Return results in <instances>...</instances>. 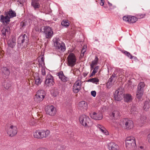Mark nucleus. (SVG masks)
Returning <instances> with one entry per match:
<instances>
[{
  "label": "nucleus",
  "mask_w": 150,
  "mask_h": 150,
  "mask_svg": "<svg viewBox=\"0 0 150 150\" xmlns=\"http://www.w3.org/2000/svg\"><path fill=\"white\" fill-rule=\"evenodd\" d=\"M126 146L129 150L136 149V145L135 138L133 137H127L125 141Z\"/></svg>",
  "instance_id": "1"
},
{
  "label": "nucleus",
  "mask_w": 150,
  "mask_h": 150,
  "mask_svg": "<svg viewBox=\"0 0 150 150\" xmlns=\"http://www.w3.org/2000/svg\"><path fill=\"white\" fill-rule=\"evenodd\" d=\"M117 126L124 127L125 129H129L132 128L134 126L133 121L127 119H124L121 120Z\"/></svg>",
  "instance_id": "2"
},
{
  "label": "nucleus",
  "mask_w": 150,
  "mask_h": 150,
  "mask_svg": "<svg viewBox=\"0 0 150 150\" xmlns=\"http://www.w3.org/2000/svg\"><path fill=\"white\" fill-rule=\"evenodd\" d=\"M54 47L56 49L62 52L65 50V45L64 42L60 40L58 38H54L53 40Z\"/></svg>",
  "instance_id": "3"
},
{
  "label": "nucleus",
  "mask_w": 150,
  "mask_h": 150,
  "mask_svg": "<svg viewBox=\"0 0 150 150\" xmlns=\"http://www.w3.org/2000/svg\"><path fill=\"white\" fill-rule=\"evenodd\" d=\"M29 39L25 34L22 35L19 37L18 39V44L20 45L23 47H26L28 43Z\"/></svg>",
  "instance_id": "4"
},
{
  "label": "nucleus",
  "mask_w": 150,
  "mask_h": 150,
  "mask_svg": "<svg viewBox=\"0 0 150 150\" xmlns=\"http://www.w3.org/2000/svg\"><path fill=\"white\" fill-rule=\"evenodd\" d=\"M79 121L82 125L86 127H90L92 124L89 118L85 115H83L80 117Z\"/></svg>",
  "instance_id": "5"
},
{
  "label": "nucleus",
  "mask_w": 150,
  "mask_h": 150,
  "mask_svg": "<svg viewBox=\"0 0 150 150\" xmlns=\"http://www.w3.org/2000/svg\"><path fill=\"white\" fill-rule=\"evenodd\" d=\"M67 60L68 65L71 67H73L76 64V59L75 55L73 53L69 54Z\"/></svg>",
  "instance_id": "6"
},
{
  "label": "nucleus",
  "mask_w": 150,
  "mask_h": 150,
  "mask_svg": "<svg viewBox=\"0 0 150 150\" xmlns=\"http://www.w3.org/2000/svg\"><path fill=\"white\" fill-rule=\"evenodd\" d=\"M145 84L143 82H141L138 84L137 91L136 96L139 99L143 94Z\"/></svg>",
  "instance_id": "7"
},
{
  "label": "nucleus",
  "mask_w": 150,
  "mask_h": 150,
  "mask_svg": "<svg viewBox=\"0 0 150 150\" xmlns=\"http://www.w3.org/2000/svg\"><path fill=\"white\" fill-rule=\"evenodd\" d=\"M7 132L9 136L13 137L17 133V128L15 126L11 125L10 127H7Z\"/></svg>",
  "instance_id": "8"
},
{
  "label": "nucleus",
  "mask_w": 150,
  "mask_h": 150,
  "mask_svg": "<svg viewBox=\"0 0 150 150\" xmlns=\"http://www.w3.org/2000/svg\"><path fill=\"white\" fill-rule=\"evenodd\" d=\"M44 33L45 35V37L47 38H50L52 36L53 32L52 29L49 26H45L43 29Z\"/></svg>",
  "instance_id": "9"
},
{
  "label": "nucleus",
  "mask_w": 150,
  "mask_h": 150,
  "mask_svg": "<svg viewBox=\"0 0 150 150\" xmlns=\"http://www.w3.org/2000/svg\"><path fill=\"white\" fill-rule=\"evenodd\" d=\"M46 114L51 116H54L55 114L56 110L53 105L47 106L45 107Z\"/></svg>",
  "instance_id": "10"
},
{
  "label": "nucleus",
  "mask_w": 150,
  "mask_h": 150,
  "mask_svg": "<svg viewBox=\"0 0 150 150\" xmlns=\"http://www.w3.org/2000/svg\"><path fill=\"white\" fill-rule=\"evenodd\" d=\"M123 19V21L131 23L135 22L137 21V18L134 16L127 15L124 16Z\"/></svg>",
  "instance_id": "11"
},
{
  "label": "nucleus",
  "mask_w": 150,
  "mask_h": 150,
  "mask_svg": "<svg viewBox=\"0 0 150 150\" xmlns=\"http://www.w3.org/2000/svg\"><path fill=\"white\" fill-rule=\"evenodd\" d=\"M54 83L53 77L50 74H47L45 81V84L48 86H53Z\"/></svg>",
  "instance_id": "12"
},
{
  "label": "nucleus",
  "mask_w": 150,
  "mask_h": 150,
  "mask_svg": "<svg viewBox=\"0 0 150 150\" xmlns=\"http://www.w3.org/2000/svg\"><path fill=\"white\" fill-rule=\"evenodd\" d=\"M81 81L77 80L74 84L73 91L74 93H77L79 92L81 89Z\"/></svg>",
  "instance_id": "13"
},
{
  "label": "nucleus",
  "mask_w": 150,
  "mask_h": 150,
  "mask_svg": "<svg viewBox=\"0 0 150 150\" xmlns=\"http://www.w3.org/2000/svg\"><path fill=\"white\" fill-rule=\"evenodd\" d=\"M120 88L116 90L114 93V97L115 100L119 101L122 100L123 95L121 92H120Z\"/></svg>",
  "instance_id": "14"
},
{
  "label": "nucleus",
  "mask_w": 150,
  "mask_h": 150,
  "mask_svg": "<svg viewBox=\"0 0 150 150\" xmlns=\"http://www.w3.org/2000/svg\"><path fill=\"white\" fill-rule=\"evenodd\" d=\"M78 108L79 110L83 111L87 108V104L84 101H81L78 104Z\"/></svg>",
  "instance_id": "15"
},
{
  "label": "nucleus",
  "mask_w": 150,
  "mask_h": 150,
  "mask_svg": "<svg viewBox=\"0 0 150 150\" xmlns=\"http://www.w3.org/2000/svg\"><path fill=\"white\" fill-rule=\"evenodd\" d=\"M91 117L93 119L95 120H100L103 118L102 115L101 113H97L95 112H93V113L90 114Z\"/></svg>",
  "instance_id": "16"
},
{
  "label": "nucleus",
  "mask_w": 150,
  "mask_h": 150,
  "mask_svg": "<svg viewBox=\"0 0 150 150\" xmlns=\"http://www.w3.org/2000/svg\"><path fill=\"white\" fill-rule=\"evenodd\" d=\"M0 22L3 24L6 23H8L10 20L8 16L6 13V16H4L3 15H1L0 16Z\"/></svg>",
  "instance_id": "17"
},
{
  "label": "nucleus",
  "mask_w": 150,
  "mask_h": 150,
  "mask_svg": "<svg viewBox=\"0 0 150 150\" xmlns=\"http://www.w3.org/2000/svg\"><path fill=\"white\" fill-rule=\"evenodd\" d=\"M1 71L2 72V75L3 76V78L4 79L8 78L10 74L9 69L6 67H5L2 68Z\"/></svg>",
  "instance_id": "18"
},
{
  "label": "nucleus",
  "mask_w": 150,
  "mask_h": 150,
  "mask_svg": "<svg viewBox=\"0 0 150 150\" xmlns=\"http://www.w3.org/2000/svg\"><path fill=\"white\" fill-rule=\"evenodd\" d=\"M108 149L111 150H118L119 149V146L114 142H111L108 144Z\"/></svg>",
  "instance_id": "19"
},
{
  "label": "nucleus",
  "mask_w": 150,
  "mask_h": 150,
  "mask_svg": "<svg viewBox=\"0 0 150 150\" xmlns=\"http://www.w3.org/2000/svg\"><path fill=\"white\" fill-rule=\"evenodd\" d=\"M1 32L3 35H9L10 33V28L8 26H6L3 28Z\"/></svg>",
  "instance_id": "20"
},
{
  "label": "nucleus",
  "mask_w": 150,
  "mask_h": 150,
  "mask_svg": "<svg viewBox=\"0 0 150 150\" xmlns=\"http://www.w3.org/2000/svg\"><path fill=\"white\" fill-rule=\"evenodd\" d=\"M58 76L59 79L63 82H66L69 80V79L64 75L62 71H60L58 73Z\"/></svg>",
  "instance_id": "21"
},
{
  "label": "nucleus",
  "mask_w": 150,
  "mask_h": 150,
  "mask_svg": "<svg viewBox=\"0 0 150 150\" xmlns=\"http://www.w3.org/2000/svg\"><path fill=\"white\" fill-rule=\"evenodd\" d=\"M8 44L9 47L13 48L15 46L16 44V39L13 37L10 38L8 41Z\"/></svg>",
  "instance_id": "22"
},
{
  "label": "nucleus",
  "mask_w": 150,
  "mask_h": 150,
  "mask_svg": "<svg viewBox=\"0 0 150 150\" xmlns=\"http://www.w3.org/2000/svg\"><path fill=\"white\" fill-rule=\"evenodd\" d=\"M146 122V117L144 115H141L140 118L138 120V122L139 125L142 126Z\"/></svg>",
  "instance_id": "23"
},
{
  "label": "nucleus",
  "mask_w": 150,
  "mask_h": 150,
  "mask_svg": "<svg viewBox=\"0 0 150 150\" xmlns=\"http://www.w3.org/2000/svg\"><path fill=\"white\" fill-rule=\"evenodd\" d=\"M39 1V0H31V6L35 10L39 8L40 7Z\"/></svg>",
  "instance_id": "24"
},
{
  "label": "nucleus",
  "mask_w": 150,
  "mask_h": 150,
  "mask_svg": "<svg viewBox=\"0 0 150 150\" xmlns=\"http://www.w3.org/2000/svg\"><path fill=\"white\" fill-rule=\"evenodd\" d=\"M42 130H37L34 132L33 136L35 138L41 139H42Z\"/></svg>",
  "instance_id": "25"
},
{
  "label": "nucleus",
  "mask_w": 150,
  "mask_h": 150,
  "mask_svg": "<svg viewBox=\"0 0 150 150\" xmlns=\"http://www.w3.org/2000/svg\"><path fill=\"white\" fill-rule=\"evenodd\" d=\"M150 100L149 99H147L145 102L143 107L144 110L145 111H147L149 110L150 107L149 104Z\"/></svg>",
  "instance_id": "26"
},
{
  "label": "nucleus",
  "mask_w": 150,
  "mask_h": 150,
  "mask_svg": "<svg viewBox=\"0 0 150 150\" xmlns=\"http://www.w3.org/2000/svg\"><path fill=\"white\" fill-rule=\"evenodd\" d=\"M35 75L34 76L35 84L38 85L40 84L42 81V80L38 74H35Z\"/></svg>",
  "instance_id": "27"
},
{
  "label": "nucleus",
  "mask_w": 150,
  "mask_h": 150,
  "mask_svg": "<svg viewBox=\"0 0 150 150\" xmlns=\"http://www.w3.org/2000/svg\"><path fill=\"white\" fill-rule=\"evenodd\" d=\"M125 101L127 102H131L132 99L131 95L129 94H127L124 96Z\"/></svg>",
  "instance_id": "28"
},
{
  "label": "nucleus",
  "mask_w": 150,
  "mask_h": 150,
  "mask_svg": "<svg viewBox=\"0 0 150 150\" xmlns=\"http://www.w3.org/2000/svg\"><path fill=\"white\" fill-rule=\"evenodd\" d=\"M97 127L99 128V130L103 133H104L106 135L108 134V132H107L105 128L102 125L98 124L97 125Z\"/></svg>",
  "instance_id": "29"
},
{
  "label": "nucleus",
  "mask_w": 150,
  "mask_h": 150,
  "mask_svg": "<svg viewBox=\"0 0 150 150\" xmlns=\"http://www.w3.org/2000/svg\"><path fill=\"white\" fill-rule=\"evenodd\" d=\"M6 14L9 16L10 19L15 17L16 16V13L15 11L12 10H9Z\"/></svg>",
  "instance_id": "30"
},
{
  "label": "nucleus",
  "mask_w": 150,
  "mask_h": 150,
  "mask_svg": "<svg viewBox=\"0 0 150 150\" xmlns=\"http://www.w3.org/2000/svg\"><path fill=\"white\" fill-rule=\"evenodd\" d=\"M43 99V97H41L37 94L35 95L34 97L35 100L37 103H39L42 101Z\"/></svg>",
  "instance_id": "31"
},
{
  "label": "nucleus",
  "mask_w": 150,
  "mask_h": 150,
  "mask_svg": "<svg viewBox=\"0 0 150 150\" xmlns=\"http://www.w3.org/2000/svg\"><path fill=\"white\" fill-rule=\"evenodd\" d=\"M3 85L4 88L6 90L8 89L11 86V84L8 81H5Z\"/></svg>",
  "instance_id": "32"
},
{
  "label": "nucleus",
  "mask_w": 150,
  "mask_h": 150,
  "mask_svg": "<svg viewBox=\"0 0 150 150\" xmlns=\"http://www.w3.org/2000/svg\"><path fill=\"white\" fill-rule=\"evenodd\" d=\"M111 116L115 119H117L120 117L119 112L117 111H114L112 112Z\"/></svg>",
  "instance_id": "33"
},
{
  "label": "nucleus",
  "mask_w": 150,
  "mask_h": 150,
  "mask_svg": "<svg viewBox=\"0 0 150 150\" xmlns=\"http://www.w3.org/2000/svg\"><path fill=\"white\" fill-rule=\"evenodd\" d=\"M42 139L44 138H46L50 134V132L49 130L46 131L42 130Z\"/></svg>",
  "instance_id": "34"
},
{
  "label": "nucleus",
  "mask_w": 150,
  "mask_h": 150,
  "mask_svg": "<svg viewBox=\"0 0 150 150\" xmlns=\"http://www.w3.org/2000/svg\"><path fill=\"white\" fill-rule=\"evenodd\" d=\"M88 82H91L97 84V83L99 81V80L96 78H93L89 79L87 81Z\"/></svg>",
  "instance_id": "35"
},
{
  "label": "nucleus",
  "mask_w": 150,
  "mask_h": 150,
  "mask_svg": "<svg viewBox=\"0 0 150 150\" xmlns=\"http://www.w3.org/2000/svg\"><path fill=\"white\" fill-rule=\"evenodd\" d=\"M37 94L40 95L41 97H43V98H45V93L44 91L43 90H38L37 92Z\"/></svg>",
  "instance_id": "36"
},
{
  "label": "nucleus",
  "mask_w": 150,
  "mask_h": 150,
  "mask_svg": "<svg viewBox=\"0 0 150 150\" xmlns=\"http://www.w3.org/2000/svg\"><path fill=\"white\" fill-rule=\"evenodd\" d=\"M98 66L96 67L93 70L90 75V76L91 77L94 75L98 71Z\"/></svg>",
  "instance_id": "37"
},
{
  "label": "nucleus",
  "mask_w": 150,
  "mask_h": 150,
  "mask_svg": "<svg viewBox=\"0 0 150 150\" xmlns=\"http://www.w3.org/2000/svg\"><path fill=\"white\" fill-rule=\"evenodd\" d=\"M61 24L64 26L67 27L69 25V23L67 21L65 20V21H63L62 22Z\"/></svg>",
  "instance_id": "38"
},
{
  "label": "nucleus",
  "mask_w": 150,
  "mask_h": 150,
  "mask_svg": "<svg viewBox=\"0 0 150 150\" xmlns=\"http://www.w3.org/2000/svg\"><path fill=\"white\" fill-rule=\"evenodd\" d=\"M123 53L128 57L130 59H132L133 57L129 52L126 51H125L123 52Z\"/></svg>",
  "instance_id": "39"
},
{
  "label": "nucleus",
  "mask_w": 150,
  "mask_h": 150,
  "mask_svg": "<svg viewBox=\"0 0 150 150\" xmlns=\"http://www.w3.org/2000/svg\"><path fill=\"white\" fill-rule=\"evenodd\" d=\"M136 110V108L135 106H133L131 108L130 111L132 113L134 114L135 113Z\"/></svg>",
  "instance_id": "40"
},
{
  "label": "nucleus",
  "mask_w": 150,
  "mask_h": 150,
  "mask_svg": "<svg viewBox=\"0 0 150 150\" xmlns=\"http://www.w3.org/2000/svg\"><path fill=\"white\" fill-rule=\"evenodd\" d=\"M145 15V14H138L137 15V17L138 19H141L143 18Z\"/></svg>",
  "instance_id": "41"
},
{
  "label": "nucleus",
  "mask_w": 150,
  "mask_h": 150,
  "mask_svg": "<svg viewBox=\"0 0 150 150\" xmlns=\"http://www.w3.org/2000/svg\"><path fill=\"white\" fill-rule=\"evenodd\" d=\"M98 58L97 57H96L94 60L92 62V63H91L92 66H92L93 65H96L97 64V63L98 62Z\"/></svg>",
  "instance_id": "42"
},
{
  "label": "nucleus",
  "mask_w": 150,
  "mask_h": 150,
  "mask_svg": "<svg viewBox=\"0 0 150 150\" xmlns=\"http://www.w3.org/2000/svg\"><path fill=\"white\" fill-rule=\"evenodd\" d=\"M40 64L41 65H42V64L44 65L45 62H44V58L43 57H42L41 58L40 60Z\"/></svg>",
  "instance_id": "43"
},
{
  "label": "nucleus",
  "mask_w": 150,
  "mask_h": 150,
  "mask_svg": "<svg viewBox=\"0 0 150 150\" xmlns=\"http://www.w3.org/2000/svg\"><path fill=\"white\" fill-rule=\"evenodd\" d=\"M112 85V83L110 82H107L106 84L107 87L108 88H110Z\"/></svg>",
  "instance_id": "44"
},
{
  "label": "nucleus",
  "mask_w": 150,
  "mask_h": 150,
  "mask_svg": "<svg viewBox=\"0 0 150 150\" xmlns=\"http://www.w3.org/2000/svg\"><path fill=\"white\" fill-rule=\"evenodd\" d=\"M25 0H17V2L18 4H23L25 2Z\"/></svg>",
  "instance_id": "45"
},
{
  "label": "nucleus",
  "mask_w": 150,
  "mask_h": 150,
  "mask_svg": "<svg viewBox=\"0 0 150 150\" xmlns=\"http://www.w3.org/2000/svg\"><path fill=\"white\" fill-rule=\"evenodd\" d=\"M86 50L83 49L81 51V57H83L84 56V53L86 52Z\"/></svg>",
  "instance_id": "46"
},
{
  "label": "nucleus",
  "mask_w": 150,
  "mask_h": 150,
  "mask_svg": "<svg viewBox=\"0 0 150 150\" xmlns=\"http://www.w3.org/2000/svg\"><path fill=\"white\" fill-rule=\"evenodd\" d=\"M41 72L42 74L43 75H45V70L43 67L42 68V69L41 70Z\"/></svg>",
  "instance_id": "47"
},
{
  "label": "nucleus",
  "mask_w": 150,
  "mask_h": 150,
  "mask_svg": "<svg viewBox=\"0 0 150 150\" xmlns=\"http://www.w3.org/2000/svg\"><path fill=\"white\" fill-rule=\"evenodd\" d=\"M91 93L92 96L93 97H95L96 95V92L95 91H92L91 92Z\"/></svg>",
  "instance_id": "48"
},
{
  "label": "nucleus",
  "mask_w": 150,
  "mask_h": 150,
  "mask_svg": "<svg viewBox=\"0 0 150 150\" xmlns=\"http://www.w3.org/2000/svg\"><path fill=\"white\" fill-rule=\"evenodd\" d=\"M118 75H117V73H114L112 75L111 77L113 78H114L115 77H117Z\"/></svg>",
  "instance_id": "49"
},
{
  "label": "nucleus",
  "mask_w": 150,
  "mask_h": 150,
  "mask_svg": "<svg viewBox=\"0 0 150 150\" xmlns=\"http://www.w3.org/2000/svg\"><path fill=\"white\" fill-rule=\"evenodd\" d=\"M136 150H144V149L143 146H141L138 147Z\"/></svg>",
  "instance_id": "50"
},
{
  "label": "nucleus",
  "mask_w": 150,
  "mask_h": 150,
  "mask_svg": "<svg viewBox=\"0 0 150 150\" xmlns=\"http://www.w3.org/2000/svg\"><path fill=\"white\" fill-rule=\"evenodd\" d=\"M36 150H48V149L45 148L40 147L37 149Z\"/></svg>",
  "instance_id": "51"
},
{
  "label": "nucleus",
  "mask_w": 150,
  "mask_h": 150,
  "mask_svg": "<svg viewBox=\"0 0 150 150\" xmlns=\"http://www.w3.org/2000/svg\"><path fill=\"white\" fill-rule=\"evenodd\" d=\"M100 4L101 6H103L104 4V0H100Z\"/></svg>",
  "instance_id": "52"
},
{
  "label": "nucleus",
  "mask_w": 150,
  "mask_h": 150,
  "mask_svg": "<svg viewBox=\"0 0 150 150\" xmlns=\"http://www.w3.org/2000/svg\"><path fill=\"white\" fill-rule=\"evenodd\" d=\"M147 139L149 142L150 144V133L147 135Z\"/></svg>",
  "instance_id": "53"
},
{
  "label": "nucleus",
  "mask_w": 150,
  "mask_h": 150,
  "mask_svg": "<svg viewBox=\"0 0 150 150\" xmlns=\"http://www.w3.org/2000/svg\"><path fill=\"white\" fill-rule=\"evenodd\" d=\"M113 79V78L111 77L108 79V82H110L112 83Z\"/></svg>",
  "instance_id": "54"
},
{
  "label": "nucleus",
  "mask_w": 150,
  "mask_h": 150,
  "mask_svg": "<svg viewBox=\"0 0 150 150\" xmlns=\"http://www.w3.org/2000/svg\"><path fill=\"white\" fill-rule=\"evenodd\" d=\"M87 74L86 73H83V76L84 77H85L87 76Z\"/></svg>",
  "instance_id": "55"
},
{
  "label": "nucleus",
  "mask_w": 150,
  "mask_h": 150,
  "mask_svg": "<svg viewBox=\"0 0 150 150\" xmlns=\"http://www.w3.org/2000/svg\"><path fill=\"white\" fill-rule=\"evenodd\" d=\"M108 4L109 6H112V4L111 3H110L109 2H108Z\"/></svg>",
  "instance_id": "56"
},
{
  "label": "nucleus",
  "mask_w": 150,
  "mask_h": 150,
  "mask_svg": "<svg viewBox=\"0 0 150 150\" xmlns=\"http://www.w3.org/2000/svg\"><path fill=\"white\" fill-rule=\"evenodd\" d=\"M92 66V64H91V68H93V66L94 65H92V66Z\"/></svg>",
  "instance_id": "57"
},
{
  "label": "nucleus",
  "mask_w": 150,
  "mask_h": 150,
  "mask_svg": "<svg viewBox=\"0 0 150 150\" xmlns=\"http://www.w3.org/2000/svg\"><path fill=\"white\" fill-rule=\"evenodd\" d=\"M124 8L125 9H126L127 8L126 6H125V7H124Z\"/></svg>",
  "instance_id": "58"
},
{
  "label": "nucleus",
  "mask_w": 150,
  "mask_h": 150,
  "mask_svg": "<svg viewBox=\"0 0 150 150\" xmlns=\"http://www.w3.org/2000/svg\"><path fill=\"white\" fill-rule=\"evenodd\" d=\"M23 26L25 25V24H24V23H23Z\"/></svg>",
  "instance_id": "59"
},
{
  "label": "nucleus",
  "mask_w": 150,
  "mask_h": 150,
  "mask_svg": "<svg viewBox=\"0 0 150 150\" xmlns=\"http://www.w3.org/2000/svg\"><path fill=\"white\" fill-rule=\"evenodd\" d=\"M30 125H31V124H30ZM32 125H33L34 124H32Z\"/></svg>",
  "instance_id": "60"
}]
</instances>
